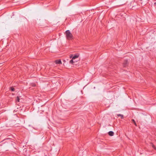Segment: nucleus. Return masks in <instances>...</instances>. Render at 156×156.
<instances>
[{
    "label": "nucleus",
    "instance_id": "nucleus-11",
    "mask_svg": "<svg viewBox=\"0 0 156 156\" xmlns=\"http://www.w3.org/2000/svg\"><path fill=\"white\" fill-rule=\"evenodd\" d=\"M154 5H156V2L154 3Z\"/></svg>",
    "mask_w": 156,
    "mask_h": 156
},
{
    "label": "nucleus",
    "instance_id": "nucleus-9",
    "mask_svg": "<svg viewBox=\"0 0 156 156\" xmlns=\"http://www.w3.org/2000/svg\"><path fill=\"white\" fill-rule=\"evenodd\" d=\"M152 147L155 150H156V147L152 143L151 144Z\"/></svg>",
    "mask_w": 156,
    "mask_h": 156
},
{
    "label": "nucleus",
    "instance_id": "nucleus-1",
    "mask_svg": "<svg viewBox=\"0 0 156 156\" xmlns=\"http://www.w3.org/2000/svg\"><path fill=\"white\" fill-rule=\"evenodd\" d=\"M66 37L68 40H71L73 38V36L69 30H67L66 31Z\"/></svg>",
    "mask_w": 156,
    "mask_h": 156
},
{
    "label": "nucleus",
    "instance_id": "nucleus-4",
    "mask_svg": "<svg viewBox=\"0 0 156 156\" xmlns=\"http://www.w3.org/2000/svg\"><path fill=\"white\" fill-rule=\"evenodd\" d=\"M79 56V55L78 54H76L72 58L73 59H75L76 58H78Z\"/></svg>",
    "mask_w": 156,
    "mask_h": 156
},
{
    "label": "nucleus",
    "instance_id": "nucleus-7",
    "mask_svg": "<svg viewBox=\"0 0 156 156\" xmlns=\"http://www.w3.org/2000/svg\"><path fill=\"white\" fill-rule=\"evenodd\" d=\"M132 121L134 123V125H135V126H137V124H136V123L134 120L133 119H132Z\"/></svg>",
    "mask_w": 156,
    "mask_h": 156
},
{
    "label": "nucleus",
    "instance_id": "nucleus-10",
    "mask_svg": "<svg viewBox=\"0 0 156 156\" xmlns=\"http://www.w3.org/2000/svg\"><path fill=\"white\" fill-rule=\"evenodd\" d=\"M17 101L18 102H19V101H20V98H19V97L18 96L17 97Z\"/></svg>",
    "mask_w": 156,
    "mask_h": 156
},
{
    "label": "nucleus",
    "instance_id": "nucleus-3",
    "mask_svg": "<svg viewBox=\"0 0 156 156\" xmlns=\"http://www.w3.org/2000/svg\"><path fill=\"white\" fill-rule=\"evenodd\" d=\"M108 133L109 135L111 136H113L114 134V132L112 131H110Z\"/></svg>",
    "mask_w": 156,
    "mask_h": 156
},
{
    "label": "nucleus",
    "instance_id": "nucleus-2",
    "mask_svg": "<svg viewBox=\"0 0 156 156\" xmlns=\"http://www.w3.org/2000/svg\"><path fill=\"white\" fill-rule=\"evenodd\" d=\"M55 62L56 64H61L62 62L60 59L57 60L55 61Z\"/></svg>",
    "mask_w": 156,
    "mask_h": 156
},
{
    "label": "nucleus",
    "instance_id": "nucleus-8",
    "mask_svg": "<svg viewBox=\"0 0 156 156\" xmlns=\"http://www.w3.org/2000/svg\"><path fill=\"white\" fill-rule=\"evenodd\" d=\"M10 90L12 91H14L15 90L14 88L12 87H10Z\"/></svg>",
    "mask_w": 156,
    "mask_h": 156
},
{
    "label": "nucleus",
    "instance_id": "nucleus-5",
    "mask_svg": "<svg viewBox=\"0 0 156 156\" xmlns=\"http://www.w3.org/2000/svg\"><path fill=\"white\" fill-rule=\"evenodd\" d=\"M74 59H73V58L70 60L69 61V63L70 64H73V65H74L75 61L73 60Z\"/></svg>",
    "mask_w": 156,
    "mask_h": 156
},
{
    "label": "nucleus",
    "instance_id": "nucleus-13",
    "mask_svg": "<svg viewBox=\"0 0 156 156\" xmlns=\"http://www.w3.org/2000/svg\"><path fill=\"white\" fill-rule=\"evenodd\" d=\"M70 57V58H71L72 57V56H71Z\"/></svg>",
    "mask_w": 156,
    "mask_h": 156
},
{
    "label": "nucleus",
    "instance_id": "nucleus-12",
    "mask_svg": "<svg viewBox=\"0 0 156 156\" xmlns=\"http://www.w3.org/2000/svg\"><path fill=\"white\" fill-rule=\"evenodd\" d=\"M74 61H75V62H76V61L75 60H74Z\"/></svg>",
    "mask_w": 156,
    "mask_h": 156
},
{
    "label": "nucleus",
    "instance_id": "nucleus-6",
    "mask_svg": "<svg viewBox=\"0 0 156 156\" xmlns=\"http://www.w3.org/2000/svg\"><path fill=\"white\" fill-rule=\"evenodd\" d=\"M117 115L119 117H120L121 119H122L123 117V115H122L120 114H118Z\"/></svg>",
    "mask_w": 156,
    "mask_h": 156
}]
</instances>
